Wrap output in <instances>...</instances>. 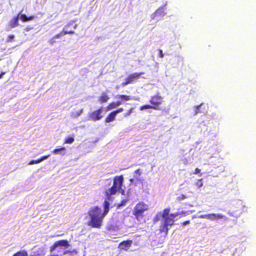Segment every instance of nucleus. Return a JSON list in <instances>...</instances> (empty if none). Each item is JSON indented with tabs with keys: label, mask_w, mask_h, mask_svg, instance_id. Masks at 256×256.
Masks as SVG:
<instances>
[{
	"label": "nucleus",
	"mask_w": 256,
	"mask_h": 256,
	"mask_svg": "<svg viewBox=\"0 0 256 256\" xmlns=\"http://www.w3.org/2000/svg\"><path fill=\"white\" fill-rule=\"evenodd\" d=\"M124 178L122 175L116 176L114 178L112 186L105 192V196L108 200H110L112 196L114 195L119 192L122 193L124 190L122 189Z\"/></svg>",
	"instance_id": "nucleus-2"
},
{
	"label": "nucleus",
	"mask_w": 256,
	"mask_h": 256,
	"mask_svg": "<svg viewBox=\"0 0 256 256\" xmlns=\"http://www.w3.org/2000/svg\"><path fill=\"white\" fill-rule=\"evenodd\" d=\"M58 247V244L56 242L50 248V252H52L56 248Z\"/></svg>",
	"instance_id": "nucleus-29"
},
{
	"label": "nucleus",
	"mask_w": 256,
	"mask_h": 256,
	"mask_svg": "<svg viewBox=\"0 0 256 256\" xmlns=\"http://www.w3.org/2000/svg\"><path fill=\"white\" fill-rule=\"evenodd\" d=\"M200 170L198 168H196L195 169L194 173V174H198L200 173Z\"/></svg>",
	"instance_id": "nucleus-39"
},
{
	"label": "nucleus",
	"mask_w": 256,
	"mask_h": 256,
	"mask_svg": "<svg viewBox=\"0 0 256 256\" xmlns=\"http://www.w3.org/2000/svg\"><path fill=\"white\" fill-rule=\"evenodd\" d=\"M232 206L234 207V209L235 210L232 211L230 210L228 212V214L230 216H234V212H240V214L242 213V208L243 207L242 203V202L238 201L234 204L232 205Z\"/></svg>",
	"instance_id": "nucleus-10"
},
{
	"label": "nucleus",
	"mask_w": 256,
	"mask_h": 256,
	"mask_svg": "<svg viewBox=\"0 0 256 256\" xmlns=\"http://www.w3.org/2000/svg\"><path fill=\"white\" fill-rule=\"evenodd\" d=\"M70 23H72V25H70V26H69L68 28V30H70V28H69V27H70V26H72L73 25V22H70Z\"/></svg>",
	"instance_id": "nucleus-43"
},
{
	"label": "nucleus",
	"mask_w": 256,
	"mask_h": 256,
	"mask_svg": "<svg viewBox=\"0 0 256 256\" xmlns=\"http://www.w3.org/2000/svg\"><path fill=\"white\" fill-rule=\"evenodd\" d=\"M50 156V154H48V155H45V156H42V157H40V162H42V160L48 158Z\"/></svg>",
	"instance_id": "nucleus-35"
},
{
	"label": "nucleus",
	"mask_w": 256,
	"mask_h": 256,
	"mask_svg": "<svg viewBox=\"0 0 256 256\" xmlns=\"http://www.w3.org/2000/svg\"><path fill=\"white\" fill-rule=\"evenodd\" d=\"M149 209L148 206L143 202H138L134 207L132 214L134 218L138 221L144 220V212Z\"/></svg>",
	"instance_id": "nucleus-3"
},
{
	"label": "nucleus",
	"mask_w": 256,
	"mask_h": 256,
	"mask_svg": "<svg viewBox=\"0 0 256 256\" xmlns=\"http://www.w3.org/2000/svg\"><path fill=\"white\" fill-rule=\"evenodd\" d=\"M6 74V72H2L1 74H0V79L2 78L4 75Z\"/></svg>",
	"instance_id": "nucleus-42"
},
{
	"label": "nucleus",
	"mask_w": 256,
	"mask_h": 256,
	"mask_svg": "<svg viewBox=\"0 0 256 256\" xmlns=\"http://www.w3.org/2000/svg\"><path fill=\"white\" fill-rule=\"evenodd\" d=\"M144 74V72H134L128 75L125 79V80L122 83V86H125L132 82L140 78V76Z\"/></svg>",
	"instance_id": "nucleus-7"
},
{
	"label": "nucleus",
	"mask_w": 256,
	"mask_h": 256,
	"mask_svg": "<svg viewBox=\"0 0 256 256\" xmlns=\"http://www.w3.org/2000/svg\"><path fill=\"white\" fill-rule=\"evenodd\" d=\"M150 108L154 110V108H155V106H152V105L145 104V105L141 106L140 108V110H144L150 109Z\"/></svg>",
	"instance_id": "nucleus-25"
},
{
	"label": "nucleus",
	"mask_w": 256,
	"mask_h": 256,
	"mask_svg": "<svg viewBox=\"0 0 256 256\" xmlns=\"http://www.w3.org/2000/svg\"><path fill=\"white\" fill-rule=\"evenodd\" d=\"M163 98L159 94H157L150 97V104L155 106V110H160V108L159 106L163 102Z\"/></svg>",
	"instance_id": "nucleus-5"
},
{
	"label": "nucleus",
	"mask_w": 256,
	"mask_h": 256,
	"mask_svg": "<svg viewBox=\"0 0 256 256\" xmlns=\"http://www.w3.org/2000/svg\"><path fill=\"white\" fill-rule=\"evenodd\" d=\"M58 246H64L66 248H68L69 246V244L67 240H58L56 242Z\"/></svg>",
	"instance_id": "nucleus-17"
},
{
	"label": "nucleus",
	"mask_w": 256,
	"mask_h": 256,
	"mask_svg": "<svg viewBox=\"0 0 256 256\" xmlns=\"http://www.w3.org/2000/svg\"><path fill=\"white\" fill-rule=\"evenodd\" d=\"M117 229H118V228L117 226H112V225H110L108 228V230H114Z\"/></svg>",
	"instance_id": "nucleus-33"
},
{
	"label": "nucleus",
	"mask_w": 256,
	"mask_h": 256,
	"mask_svg": "<svg viewBox=\"0 0 256 256\" xmlns=\"http://www.w3.org/2000/svg\"><path fill=\"white\" fill-rule=\"evenodd\" d=\"M103 108L102 106L88 114V118L93 121H97L100 120L104 116L102 114Z\"/></svg>",
	"instance_id": "nucleus-6"
},
{
	"label": "nucleus",
	"mask_w": 256,
	"mask_h": 256,
	"mask_svg": "<svg viewBox=\"0 0 256 256\" xmlns=\"http://www.w3.org/2000/svg\"><path fill=\"white\" fill-rule=\"evenodd\" d=\"M109 99L108 96L106 93L102 92L98 98V101L100 104H103L108 102Z\"/></svg>",
	"instance_id": "nucleus-14"
},
{
	"label": "nucleus",
	"mask_w": 256,
	"mask_h": 256,
	"mask_svg": "<svg viewBox=\"0 0 256 256\" xmlns=\"http://www.w3.org/2000/svg\"><path fill=\"white\" fill-rule=\"evenodd\" d=\"M180 214L179 212L172 213L169 216L164 218V223L168 226H172L174 224V218Z\"/></svg>",
	"instance_id": "nucleus-9"
},
{
	"label": "nucleus",
	"mask_w": 256,
	"mask_h": 256,
	"mask_svg": "<svg viewBox=\"0 0 256 256\" xmlns=\"http://www.w3.org/2000/svg\"><path fill=\"white\" fill-rule=\"evenodd\" d=\"M132 243V240H124L120 244V248L125 250H127L131 246Z\"/></svg>",
	"instance_id": "nucleus-12"
},
{
	"label": "nucleus",
	"mask_w": 256,
	"mask_h": 256,
	"mask_svg": "<svg viewBox=\"0 0 256 256\" xmlns=\"http://www.w3.org/2000/svg\"><path fill=\"white\" fill-rule=\"evenodd\" d=\"M170 208H165L162 211V218H164L166 217H167V216H170Z\"/></svg>",
	"instance_id": "nucleus-24"
},
{
	"label": "nucleus",
	"mask_w": 256,
	"mask_h": 256,
	"mask_svg": "<svg viewBox=\"0 0 256 256\" xmlns=\"http://www.w3.org/2000/svg\"><path fill=\"white\" fill-rule=\"evenodd\" d=\"M115 103H116V107L120 106V105H121L122 104V102L120 101H117V102H115Z\"/></svg>",
	"instance_id": "nucleus-41"
},
{
	"label": "nucleus",
	"mask_w": 256,
	"mask_h": 256,
	"mask_svg": "<svg viewBox=\"0 0 256 256\" xmlns=\"http://www.w3.org/2000/svg\"><path fill=\"white\" fill-rule=\"evenodd\" d=\"M76 27H77V24H74V29H76Z\"/></svg>",
	"instance_id": "nucleus-44"
},
{
	"label": "nucleus",
	"mask_w": 256,
	"mask_h": 256,
	"mask_svg": "<svg viewBox=\"0 0 256 256\" xmlns=\"http://www.w3.org/2000/svg\"><path fill=\"white\" fill-rule=\"evenodd\" d=\"M123 110H124V108H118L117 110H114V111L117 114H118V113H120V112H122Z\"/></svg>",
	"instance_id": "nucleus-36"
},
{
	"label": "nucleus",
	"mask_w": 256,
	"mask_h": 256,
	"mask_svg": "<svg viewBox=\"0 0 256 256\" xmlns=\"http://www.w3.org/2000/svg\"><path fill=\"white\" fill-rule=\"evenodd\" d=\"M116 116V114L114 111L110 112L105 118L104 122L106 123H109L114 120Z\"/></svg>",
	"instance_id": "nucleus-13"
},
{
	"label": "nucleus",
	"mask_w": 256,
	"mask_h": 256,
	"mask_svg": "<svg viewBox=\"0 0 256 256\" xmlns=\"http://www.w3.org/2000/svg\"><path fill=\"white\" fill-rule=\"evenodd\" d=\"M34 16H30L28 17L26 14H20L19 16V18H20L23 22H26L28 21L31 20L33 19H34Z\"/></svg>",
	"instance_id": "nucleus-16"
},
{
	"label": "nucleus",
	"mask_w": 256,
	"mask_h": 256,
	"mask_svg": "<svg viewBox=\"0 0 256 256\" xmlns=\"http://www.w3.org/2000/svg\"><path fill=\"white\" fill-rule=\"evenodd\" d=\"M133 110H134V108H130L129 110H128V112H126L124 114V117H127L128 116H130L132 113V112H133Z\"/></svg>",
	"instance_id": "nucleus-32"
},
{
	"label": "nucleus",
	"mask_w": 256,
	"mask_h": 256,
	"mask_svg": "<svg viewBox=\"0 0 256 256\" xmlns=\"http://www.w3.org/2000/svg\"><path fill=\"white\" fill-rule=\"evenodd\" d=\"M116 108L115 102H112L108 104L106 108V111H109Z\"/></svg>",
	"instance_id": "nucleus-22"
},
{
	"label": "nucleus",
	"mask_w": 256,
	"mask_h": 256,
	"mask_svg": "<svg viewBox=\"0 0 256 256\" xmlns=\"http://www.w3.org/2000/svg\"><path fill=\"white\" fill-rule=\"evenodd\" d=\"M187 198H188V196L186 195L182 194L177 197L176 200L178 201H180V200H185Z\"/></svg>",
	"instance_id": "nucleus-27"
},
{
	"label": "nucleus",
	"mask_w": 256,
	"mask_h": 256,
	"mask_svg": "<svg viewBox=\"0 0 256 256\" xmlns=\"http://www.w3.org/2000/svg\"><path fill=\"white\" fill-rule=\"evenodd\" d=\"M14 38V36L13 34H10V35L8 36L6 38V42H11L12 40H13Z\"/></svg>",
	"instance_id": "nucleus-30"
},
{
	"label": "nucleus",
	"mask_w": 256,
	"mask_h": 256,
	"mask_svg": "<svg viewBox=\"0 0 256 256\" xmlns=\"http://www.w3.org/2000/svg\"><path fill=\"white\" fill-rule=\"evenodd\" d=\"M90 220L88 225L92 228H100L105 216L102 212L100 208L94 206L90 209L88 212Z\"/></svg>",
	"instance_id": "nucleus-1"
},
{
	"label": "nucleus",
	"mask_w": 256,
	"mask_h": 256,
	"mask_svg": "<svg viewBox=\"0 0 256 256\" xmlns=\"http://www.w3.org/2000/svg\"><path fill=\"white\" fill-rule=\"evenodd\" d=\"M190 223V220H186V221L184 222L182 224V226H186V225H187V224H189Z\"/></svg>",
	"instance_id": "nucleus-37"
},
{
	"label": "nucleus",
	"mask_w": 256,
	"mask_h": 256,
	"mask_svg": "<svg viewBox=\"0 0 256 256\" xmlns=\"http://www.w3.org/2000/svg\"><path fill=\"white\" fill-rule=\"evenodd\" d=\"M202 179L201 178V179H200L198 180L196 183H195V185L198 187V188H200L201 186H202L203 185V184L202 182Z\"/></svg>",
	"instance_id": "nucleus-28"
},
{
	"label": "nucleus",
	"mask_w": 256,
	"mask_h": 256,
	"mask_svg": "<svg viewBox=\"0 0 256 256\" xmlns=\"http://www.w3.org/2000/svg\"><path fill=\"white\" fill-rule=\"evenodd\" d=\"M12 256H28V253L26 250H22L14 253Z\"/></svg>",
	"instance_id": "nucleus-20"
},
{
	"label": "nucleus",
	"mask_w": 256,
	"mask_h": 256,
	"mask_svg": "<svg viewBox=\"0 0 256 256\" xmlns=\"http://www.w3.org/2000/svg\"><path fill=\"white\" fill-rule=\"evenodd\" d=\"M20 16V14H17L16 16L14 17L9 22L8 28L7 30H9L12 28H14L19 25L18 18Z\"/></svg>",
	"instance_id": "nucleus-11"
},
{
	"label": "nucleus",
	"mask_w": 256,
	"mask_h": 256,
	"mask_svg": "<svg viewBox=\"0 0 256 256\" xmlns=\"http://www.w3.org/2000/svg\"><path fill=\"white\" fill-rule=\"evenodd\" d=\"M70 25H72V23L68 24L66 26H64V27L63 28L62 30L60 32L54 35L52 38L49 39V40H48V42L50 45H53L56 42V39L60 38L62 36H63L64 34H74V30H68V28Z\"/></svg>",
	"instance_id": "nucleus-4"
},
{
	"label": "nucleus",
	"mask_w": 256,
	"mask_h": 256,
	"mask_svg": "<svg viewBox=\"0 0 256 256\" xmlns=\"http://www.w3.org/2000/svg\"><path fill=\"white\" fill-rule=\"evenodd\" d=\"M74 140V139L72 137H68L65 139L64 143L70 144H72Z\"/></svg>",
	"instance_id": "nucleus-26"
},
{
	"label": "nucleus",
	"mask_w": 256,
	"mask_h": 256,
	"mask_svg": "<svg viewBox=\"0 0 256 256\" xmlns=\"http://www.w3.org/2000/svg\"><path fill=\"white\" fill-rule=\"evenodd\" d=\"M168 226L166 225L164 222L160 224L159 228V231L160 233H164V236H166L168 232Z\"/></svg>",
	"instance_id": "nucleus-15"
},
{
	"label": "nucleus",
	"mask_w": 256,
	"mask_h": 256,
	"mask_svg": "<svg viewBox=\"0 0 256 256\" xmlns=\"http://www.w3.org/2000/svg\"><path fill=\"white\" fill-rule=\"evenodd\" d=\"M82 112H83V109L82 108H81V109H80V110H78V111L72 112L71 113L70 116L72 118H78V116H80V114H82Z\"/></svg>",
	"instance_id": "nucleus-21"
},
{
	"label": "nucleus",
	"mask_w": 256,
	"mask_h": 256,
	"mask_svg": "<svg viewBox=\"0 0 256 256\" xmlns=\"http://www.w3.org/2000/svg\"><path fill=\"white\" fill-rule=\"evenodd\" d=\"M40 162V158L38 159V160H30L28 164H38L39 162Z\"/></svg>",
	"instance_id": "nucleus-31"
},
{
	"label": "nucleus",
	"mask_w": 256,
	"mask_h": 256,
	"mask_svg": "<svg viewBox=\"0 0 256 256\" xmlns=\"http://www.w3.org/2000/svg\"><path fill=\"white\" fill-rule=\"evenodd\" d=\"M110 204L108 201L106 200H105L104 202V210L102 212L105 216L107 214L108 212L110 210L109 208Z\"/></svg>",
	"instance_id": "nucleus-18"
},
{
	"label": "nucleus",
	"mask_w": 256,
	"mask_h": 256,
	"mask_svg": "<svg viewBox=\"0 0 256 256\" xmlns=\"http://www.w3.org/2000/svg\"><path fill=\"white\" fill-rule=\"evenodd\" d=\"M202 104H200L198 106H196V108L195 114H197L199 112V108L201 106Z\"/></svg>",
	"instance_id": "nucleus-38"
},
{
	"label": "nucleus",
	"mask_w": 256,
	"mask_h": 256,
	"mask_svg": "<svg viewBox=\"0 0 256 256\" xmlns=\"http://www.w3.org/2000/svg\"><path fill=\"white\" fill-rule=\"evenodd\" d=\"M134 173L140 176L141 174L140 169H138L134 171Z\"/></svg>",
	"instance_id": "nucleus-40"
},
{
	"label": "nucleus",
	"mask_w": 256,
	"mask_h": 256,
	"mask_svg": "<svg viewBox=\"0 0 256 256\" xmlns=\"http://www.w3.org/2000/svg\"><path fill=\"white\" fill-rule=\"evenodd\" d=\"M118 97L120 98L121 100L125 101H128L132 99L131 96H127L124 94L118 95Z\"/></svg>",
	"instance_id": "nucleus-23"
},
{
	"label": "nucleus",
	"mask_w": 256,
	"mask_h": 256,
	"mask_svg": "<svg viewBox=\"0 0 256 256\" xmlns=\"http://www.w3.org/2000/svg\"><path fill=\"white\" fill-rule=\"evenodd\" d=\"M200 218H204L210 220H220L222 218H225L227 220L228 218H226L224 215L221 214H206L201 215L200 216Z\"/></svg>",
	"instance_id": "nucleus-8"
},
{
	"label": "nucleus",
	"mask_w": 256,
	"mask_h": 256,
	"mask_svg": "<svg viewBox=\"0 0 256 256\" xmlns=\"http://www.w3.org/2000/svg\"><path fill=\"white\" fill-rule=\"evenodd\" d=\"M65 150H66V148L64 147V146H62V147H60V148H57L54 149L52 152L53 154H61L62 155H64L66 153L65 152H62V151H64Z\"/></svg>",
	"instance_id": "nucleus-19"
},
{
	"label": "nucleus",
	"mask_w": 256,
	"mask_h": 256,
	"mask_svg": "<svg viewBox=\"0 0 256 256\" xmlns=\"http://www.w3.org/2000/svg\"><path fill=\"white\" fill-rule=\"evenodd\" d=\"M68 253V251H66L64 252V254H66Z\"/></svg>",
	"instance_id": "nucleus-45"
},
{
	"label": "nucleus",
	"mask_w": 256,
	"mask_h": 256,
	"mask_svg": "<svg viewBox=\"0 0 256 256\" xmlns=\"http://www.w3.org/2000/svg\"><path fill=\"white\" fill-rule=\"evenodd\" d=\"M158 56H159V57L160 58H164V54L162 52V50L161 49H158Z\"/></svg>",
	"instance_id": "nucleus-34"
}]
</instances>
